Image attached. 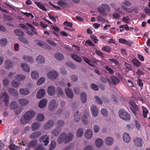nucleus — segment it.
Wrapping results in <instances>:
<instances>
[{
  "instance_id": "obj_27",
  "label": "nucleus",
  "mask_w": 150,
  "mask_h": 150,
  "mask_svg": "<svg viewBox=\"0 0 150 150\" xmlns=\"http://www.w3.org/2000/svg\"><path fill=\"white\" fill-rule=\"evenodd\" d=\"M61 128L59 127H57L52 130L51 133L53 135L57 136L60 133L61 131Z\"/></svg>"
},
{
  "instance_id": "obj_24",
  "label": "nucleus",
  "mask_w": 150,
  "mask_h": 150,
  "mask_svg": "<svg viewBox=\"0 0 150 150\" xmlns=\"http://www.w3.org/2000/svg\"><path fill=\"white\" fill-rule=\"evenodd\" d=\"M47 100L45 99H42L38 104V107L40 108H42L45 107L47 104Z\"/></svg>"
},
{
  "instance_id": "obj_51",
  "label": "nucleus",
  "mask_w": 150,
  "mask_h": 150,
  "mask_svg": "<svg viewBox=\"0 0 150 150\" xmlns=\"http://www.w3.org/2000/svg\"><path fill=\"white\" fill-rule=\"evenodd\" d=\"M142 109L143 115L144 117H147V114L148 112V110L145 107L143 106L142 107Z\"/></svg>"
},
{
  "instance_id": "obj_6",
  "label": "nucleus",
  "mask_w": 150,
  "mask_h": 150,
  "mask_svg": "<svg viewBox=\"0 0 150 150\" xmlns=\"http://www.w3.org/2000/svg\"><path fill=\"white\" fill-rule=\"evenodd\" d=\"M58 106V103L55 100L52 99L48 103V108L50 111L55 110Z\"/></svg>"
},
{
  "instance_id": "obj_38",
  "label": "nucleus",
  "mask_w": 150,
  "mask_h": 150,
  "mask_svg": "<svg viewBox=\"0 0 150 150\" xmlns=\"http://www.w3.org/2000/svg\"><path fill=\"white\" fill-rule=\"evenodd\" d=\"M15 34L17 36H23L24 35V33L22 30L19 29H16L14 30Z\"/></svg>"
},
{
  "instance_id": "obj_45",
  "label": "nucleus",
  "mask_w": 150,
  "mask_h": 150,
  "mask_svg": "<svg viewBox=\"0 0 150 150\" xmlns=\"http://www.w3.org/2000/svg\"><path fill=\"white\" fill-rule=\"evenodd\" d=\"M57 92L58 96L60 97L63 96L64 92L61 88L58 87L57 88Z\"/></svg>"
},
{
  "instance_id": "obj_61",
  "label": "nucleus",
  "mask_w": 150,
  "mask_h": 150,
  "mask_svg": "<svg viewBox=\"0 0 150 150\" xmlns=\"http://www.w3.org/2000/svg\"><path fill=\"white\" fill-rule=\"evenodd\" d=\"M119 41L121 43L127 44L128 45H129V43L125 39L120 38L119 39Z\"/></svg>"
},
{
  "instance_id": "obj_41",
  "label": "nucleus",
  "mask_w": 150,
  "mask_h": 150,
  "mask_svg": "<svg viewBox=\"0 0 150 150\" xmlns=\"http://www.w3.org/2000/svg\"><path fill=\"white\" fill-rule=\"evenodd\" d=\"M36 60L39 63H44L45 62V58L41 55L38 56L36 59Z\"/></svg>"
},
{
  "instance_id": "obj_63",
  "label": "nucleus",
  "mask_w": 150,
  "mask_h": 150,
  "mask_svg": "<svg viewBox=\"0 0 150 150\" xmlns=\"http://www.w3.org/2000/svg\"><path fill=\"white\" fill-rule=\"evenodd\" d=\"M102 50H103L107 52H109L111 51L110 48L107 46H103L102 48Z\"/></svg>"
},
{
  "instance_id": "obj_32",
  "label": "nucleus",
  "mask_w": 150,
  "mask_h": 150,
  "mask_svg": "<svg viewBox=\"0 0 150 150\" xmlns=\"http://www.w3.org/2000/svg\"><path fill=\"white\" fill-rule=\"evenodd\" d=\"M54 56L55 58L59 61L62 60L64 58L63 54L59 52H56Z\"/></svg>"
},
{
  "instance_id": "obj_20",
  "label": "nucleus",
  "mask_w": 150,
  "mask_h": 150,
  "mask_svg": "<svg viewBox=\"0 0 150 150\" xmlns=\"http://www.w3.org/2000/svg\"><path fill=\"white\" fill-rule=\"evenodd\" d=\"M40 123L38 122L33 123L31 125V129L32 131H35L38 129L40 127Z\"/></svg>"
},
{
  "instance_id": "obj_44",
  "label": "nucleus",
  "mask_w": 150,
  "mask_h": 150,
  "mask_svg": "<svg viewBox=\"0 0 150 150\" xmlns=\"http://www.w3.org/2000/svg\"><path fill=\"white\" fill-rule=\"evenodd\" d=\"M114 85L118 83L120 81L119 79L115 76H111L110 77Z\"/></svg>"
},
{
  "instance_id": "obj_2",
  "label": "nucleus",
  "mask_w": 150,
  "mask_h": 150,
  "mask_svg": "<svg viewBox=\"0 0 150 150\" xmlns=\"http://www.w3.org/2000/svg\"><path fill=\"white\" fill-rule=\"evenodd\" d=\"M73 137V135L71 133H69L67 134L64 132H62L58 136L57 142L59 144H61L65 141L67 143L70 142Z\"/></svg>"
},
{
  "instance_id": "obj_15",
  "label": "nucleus",
  "mask_w": 150,
  "mask_h": 150,
  "mask_svg": "<svg viewBox=\"0 0 150 150\" xmlns=\"http://www.w3.org/2000/svg\"><path fill=\"white\" fill-rule=\"evenodd\" d=\"M36 44L45 49H50L51 47L47 44L41 41H37L36 42Z\"/></svg>"
},
{
  "instance_id": "obj_7",
  "label": "nucleus",
  "mask_w": 150,
  "mask_h": 150,
  "mask_svg": "<svg viewBox=\"0 0 150 150\" xmlns=\"http://www.w3.org/2000/svg\"><path fill=\"white\" fill-rule=\"evenodd\" d=\"M90 110L91 114L93 117L97 116L99 113V111L96 106L94 105H91L90 108Z\"/></svg>"
},
{
  "instance_id": "obj_52",
  "label": "nucleus",
  "mask_w": 150,
  "mask_h": 150,
  "mask_svg": "<svg viewBox=\"0 0 150 150\" xmlns=\"http://www.w3.org/2000/svg\"><path fill=\"white\" fill-rule=\"evenodd\" d=\"M37 141L33 140L31 141L29 144L28 146L30 148H32L35 146L37 144Z\"/></svg>"
},
{
  "instance_id": "obj_47",
  "label": "nucleus",
  "mask_w": 150,
  "mask_h": 150,
  "mask_svg": "<svg viewBox=\"0 0 150 150\" xmlns=\"http://www.w3.org/2000/svg\"><path fill=\"white\" fill-rule=\"evenodd\" d=\"M35 4L40 9L42 10L43 11L46 10V9L43 5L42 4H41L40 3L35 2Z\"/></svg>"
},
{
  "instance_id": "obj_9",
  "label": "nucleus",
  "mask_w": 150,
  "mask_h": 150,
  "mask_svg": "<svg viewBox=\"0 0 150 150\" xmlns=\"http://www.w3.org/2000/svg\"><path fill=\"white\" fill-rule=\"evenodd\" d=\"M93 135V132L90 129H86L84 133V136L86 138L88 139H91Z\"/></svg>"
},
{
  "instance_id": "obj_34",
  "label": "nucleus",
  "mask_w": 150,
  "mask_h": 150,
  "mask_svg": "<svg viewBox=\"0 0 150 150\" xmlns=\"http://www.w3.org/2000/svg\"><path fill=\"white\" fill-rule=\"evenodd\" d=\"M80 98L81 102L82 103H84L86 102L87 97L86 93L84 92H82L81 94Z\"/></svg>"
},
{
  "instance_id": "obj_58",
  "label": "nucleus",
  "mask_w": 150,
  "mask_h": 150,
  "mask_svg": "<svg viewBox=\"0 0 150 150\" xmlns=\"http://www.w3.org/2000/svg\"><path fill=\"white\" fill-rule=\"evenodd\" d=\"M124 65L125 66L126 71H128L132 69V67L130 64L125 62L124 63Z\"/></svg>"
},
{
  "instance_id": "obj_30",
  "label": "nucleus",
  "mask_w": 150,
  "mask_h": 150,
  "mask_svg": "<svg viewBox=\"0 0 150 150\" xmlns=\"http://www.w3.org/2000/svg\"><path fill=\"white\" fill-rule=\"evenodd\" d=\"M84 130L83 128H78L76 132V135L78 138H81L83 135Z\"/></svg>"
},
{
  "instance_id": "obj_19",
  "label": "nucleus",
  "mask_w": 150,
  "mask_h": 150,
  "mask_svg": "<svg viewBox=\"0 0 150 150\" xmlns=\"http://www.w3.org/2000/svg\"><path fill=\"white\" fill-rule=\"evenodd\" d=\"M123 141L126 143H128L130 141L131 137L129 134L127 133H124L122 136Z\"/></svg>"
},
{
  "instance_id": "obj_11",
  "label": "nucleus",
  "mask_w": 150,
  "mask_h": 150,
  "mask_svg": "<svg viewBox=\"0 0 150 150\" xmlns=\"http://www.w3.org/2000/svg\"><path fill=\"white\" fill-rule=\"evenodd\" d=\"M134 142L135 145L137 147H141L143 144V141L142 139L138 137H136L134 138Z\"/></svg>"
},
{
  "instance_id": "obj_17",
  "label": "nucleus",
  "mask_w": 150,
  "mask_h": 150,
  "mask_svg": "<svg viewBox=\"0 0 150 150\" xmlns=\"http://www.w3.org/2000/svg\"><path fill=\"white\" fill-rule=\"evenodd\" d=\"M54 124V122L53 121L49 120L45 124L44 128L45 129H49L53 126Z\"/></svg>"
},
{
  "instance_id": "obj_59",
  "label": "nucleus",
  "mask_w": 150,
  "mask_h": 150,
  "mask_svg": "<svg viewBox=\"0 0 150 150\" xmlns=\"http://www.w3.org/2000/svg\"><path fill=\"white\" fill-rule=\"evenodd\" d=\"M100 80L102 82L104 83H106L107 81L109 82L110 81V80L107 77H101Z\"/></svg>"
},
{
  "instance_id": "obj_5",
  "label": "nucleus",
  "mask_w": 150,
  "mask_h": 150,
  "mask_svg": "<svg viewBox=\"0 0 150 150\" xmlns=\"http://www.w3.org/2000/svg\"><path fill=\"white\" fill-rule=\"evenodd\" d=\"M59 75L58 72L55 70H52L48 71L47 74V77L49 79L54 80L57 79Z\"/></svg>"
},
{
  "instance_id": "obj_18",
  "label": "nucleus",
  "mask_w": 150,
  "mask_h": 150,
  "mask_svg": "<svg viewBox=\"0 0 150 150\" xmlns=\"http://www.w3.org/2000/svg\"><path fill=\"white\" fill-rule=\"evenodd\" d=\"M18 103L21 106H24L29 103V100L26 98H21L19 100Z\"/></svg>"
},
{
  "instance_id": "obj_43",
  "label": "nucleus",
  "mask_w": 150,
  "mask_h": 150,
  "mask_svg": "<svg viewBox=\"0 0 150 150\" xmlns=\"http://www.w3.org/2000/svg\"><path fill=\"white\" fill-rule=\"evenodd\" d=\"M131 62L135 66L137 67H139L141 65L140 62L137 59H132Z\"/></svg>"
},
{
  "instance_id": "obj_13",
  "label": "nucleus",
  "mask_w": 150,
  "mask_h": 150,
  "mask_svg": "<svg viewBox=\"0 0 150 150\" xmlns=\"http://www.w3.org/2000/svg\"><path fill=\"white\" fill-rule=\"evenodd\" d=\"M45 93V91L44 89H40L37 92L36 97L38 99H41L44 96Z\"/></svg>"
},
{
  "instance_id": "obj_54",
  "label": "nucleus",
  "mask_w": 150,
  "mask_h": 150,
  "mask_svg": "<svg viewBox=\"0 0 150 150\" xmlns=\"http://www.w3.org/2000/svg\"><path fill=\"white\" fill-rule=\"evenodd\" d=\"M83 59L84 61L89 65L92 67L94 66L93 64L89 59L85 57H83Z\"/></svg>"
},
{
  "instance_id": "obj_40",
  "label": "nucleus",
  "mask_w": 150,
  "mask_h": 150,
  "mask_svg": "<svg viewBox=\"0 0 150 150\" xmlns=\"http://www.w3.org/2000/svg\"><path fill=\"white\" fill-rule=\"evenodd\" d=\"M45 77L42 76L37 81V85L38 86L41 85L45 81Z\"/></svg>"
},
{
  "instance_id": "obj_46",
  "label": "nucleus",
  "mask_w": 150,
  "mask_h": 150,
  "mask_svg": "<svg viewBox=\"0 0 150 150\" xmlns=\"http://www.w3.org/2000/svg\"><path fill=\"white\" fill-rule=\"evenodd\" d=\"M80 116L78 112H76L74 116V120L76 122H78L80 120Z\"/></svg>"
},
{
  "instance_id": "obj_16",
  "label": "nucleus",
  "mask_w": 150,
  "mask_h": 150,
  "mask_svg": "<svg viewBox=\"0 0 150 150\" xmlns=\"http://www.w3.org/2000/svg\"><path fill=\"white\" fill-rule=\"evenodd\" d=\"M39 74L37 71L33 70L31 71L30 77L33 80H36L39 77Z\"/></svg>"
},
{
  "instance_id": "obj_28",
  "label": "nucleus",
  "mask_w": 150,
  "mask_h": 150,
  "mask_svg": "<svg viewBox=\"0 0 150 150\" xmlns=\"http://www.w3.org/2000/svg\"><path fill=\"white\" fill-rule=\"evenodd\" d=\"M45 119L44 115L42 113H38L37 114L36 119L38 122H42Z\"/></svg>"
},
{
  "instance_id": "obj_39",
  "label": "nucleus",
  "mask_w": 150,
  "mask_h": 150,
  "mask_svg": "<svg viewBox=\"0 0 150 150\" xmlns=\"http://www.w3.org/2000/svg\"><path fill=\"white\" fill-rule=\"evenodd\" d=\"M13 65V63L11 61L7 60L6 61L5 67L6 69L11 68Z\"/></svg>"
},
{
  "instance_id": "obj_49",
  "label": "nucleus",
  "mask_w": 150,
  "mask_h": 150,
  "mask_svg": "<svg viewBox=\"0 0 150 150\" xmlns=\"http://www.w3.org/2000/svg\"><path fill=\"white\" fill-rule=\"evenodd\" d=\"M5 99L4 100V101L6 105H8V97L7 94L6 93H3L2 95V97Z\"/></svg>"
},
{
  "instance_id": "obj_33",
  "label": "nucleus",
  "mask_w": 150,
  "mask_h": 150,
  "mask_svg": "<svg viewBox=\"0 0 150 150\" xmlns=\"http://www.w3.org/2000/svg\"><path fill=\"white\" fill-rule=\"evenodd\" d=\"M9 94L12 96H17L18 95V91L12 88H10L8 90Z\"/></svg>"
},
{
  "instance_id": "obj_50",
  "label": "nucleus",
  "mask_w": 150,
  "mask_h": 150,
  "mask_svg": "<svg viewBox=\"0 0 150 150\" xmlns=\"http://www.w3.org/2000/svg\"><path fill=\"white\" fill-rule=\"evenodd\" d=\"M95 101L97 104L99 105H102L103 104V101L98 96H94Z\"/></svg>"
},
{
  "instance_id": "obj_31",
  "label": "nucleus",
  "mask_w": 150,
  "mask_h": 150,
  "mask_svg": "<svg viewBox=\"0 0 150 150\" xmlns=\"http://www.w3.org/2000/svg\"><path fill=\"white\" fill-rule=\"evenodd\" d=\"M23 59L25 61H28L30 63H32L34 62L33 58L30 56L24 55L23 57Z\"/></svg>"
},
{
  "instance_id": "obj_26",
  "label": "nucleus",
  "mask_w": 150,
  "mask_h": 150,
  "mask_svg": "<svg viewBox=\"0 0 150 150\" xmlns=\"http://www.w3.org/2000/svg\"><path fill=\"white\" fill-rule=\"evenodd\" d=\"M82 121L83 124L87 125L90 122V119L88 115H84L82 118Z\"/></svg>"
},
{
  "instance_id": "obj_10",
  "label": "nucleus",
  "mask_w": 150,
  "mask_h": 150,
  "mask_svg": "<svg viewBox=\"0 0 150 150\" xmlns=\"http://www.w3.org/2000/svg\"><path fill=\"white\" fill-rule=\"evenodd\" d=\"M49 137L48 135H45L41 136L40 139V141L45 143V146H47L49 143Z\"/></svg>"
},
{
  "instance_id": "obj_21",
  "label": "nucleus",
  "mask_w": 150,
  "mask_h": 150,
  "mask_svg": "<svg viewBox=\"0 0 150 150\" xmlns=\"http://www.w3.org/2000/svg\"><path fill=\"white\" fill-rule=\"evenodd\" d=\"M21 68L24 71L28 73L30 71V69L29 66L25 63H23L21 64Z\"/></svg>"
},
{
  "instance_id": "obj_42",
  "label": "nucleus",
  "mask_w": 150,
  "mask_h": 150,
  "mask_svg": "<svg viewBox=\"0 0 150 150\" xmlns=\"http://www.w3.org/2000/svg\"><path fill=\"white\" fill-rule=\"evenodd\" d=\"M7 40L5 38L1 39L0 40V44L2 47L6 46L8 44Z\"/></svg>"
},
{
  "instance_id": "obj_3",
  "label": "nucleus",
  "mask_w": 150,
  "mask_h": 150,
  "mask_svg": "<svg viewBox=\"0 0 150 150\" xmlns=\"http://www.w3.org/2000/svg\"><path fill=\"white\" fill-rule=\"evenodd\" d=\"M98 11L99 13H101L103 15L106 16L107 12H110L111 9L110 6L105 4H102L98 8Z\"/></svg>"
},
{
  "instance_id": "obj_35",
  "label": "nucleus",
  "mask_w": 150,
  "mask_h": 150,
  "mask_svg": "<svg viewBox=\"0 0 150 150\" xmlns=\"http://www.w3.org/2000/svg\"><path fill=\"white\" fill-rule=\"evenodd\" d=\"M71 57L74 60L78 62H81L82 61L81 58L76 54H72L71 55Z\"/></svg>"
},
{
  "instance_id": "obj_55",
  "label": "nucleus",
  "mask_w": 150,
  "mask_h": 150,
  "mask_svg": "<svg viewBox=\"0 0 150 150\" xmlns=\"http://www.w3.org/2000/svg\"><path fill=\"white\" fill-rule=\"evenodd\" d=\"M101 113L105 117L108 115V113L107 110L105 108H103L101 109Z\"/></svg>"
},
{
  "instance_id": "obj_29",
  "label": "nucleus",
  "mask_w": 150,
  "mask_h": 150,
  "mask_svg": "<svg viewBox=\"0 0 150 150\" xmlns=\"http://www.w3.org/2000/svg\"><path fill=\"white\" fill-rule=\"evenodd\" d=\"M41 134V132L40 131H35L32 133L30 136L31 139H34L38 137Z\"/></svg>"
},
{
  "instance_id": "obj_57",
  "label": "nucleus",
  "mask_w": 150,
  "mask_h": 150,
  "mask_svg": "<svg viewBox=\"0 0 150 150\" xmlns=\"http://www.w3.org/2000/svg\"><path fill=\"white\" fill-rule=\"evenodd\" d=\"M11 85L15 88L18 87L20 84V83L13 80L11 82Z\"/></svg>"
},
{
  "instance_id": "obj_37",
  "label": "nucleus",
  "mask_w": 150,
  "mask_h": 150,
  "mask_svg": "<svg viewBox=\"0 0 150 150\" xmlns=\"http://www.w3.org/2000/svg\"><path fill=\"white\" fill-rule=\"evenodd\" d=\"M16 79L19 81H22L26 78L25 76L22 74H18L16 75L15 77Z\"/></svg>"
},
{
  "instance_id": "obj_25",
  "label": "nucleus",
  "mask_w": 150,
  "mask_h": 150,
  "mask_svg": "<svg viewBox=\"0 0 150 150\" xmlns=\"http://www.w3.org/2000/svg\"><path fill=\"white\" fill-rule=\"evenodd\" d=\"M103 140L100 138H98L95 141V145L97 147H101L103 144Z\"/></svg>"
},
{
  "instance_id": "obj_62",
  "label": "nucleus",
  "mask_w": 150,
  "mask_h": 150,
  "mask_svg": "<svg viewBox=\"0 0 150 150\" xmlns=\"http://www.w3.org/2000/svg\"><path fill=\"white\" fill-rule=\"evenodd\" d=\"M17 106V103L15 102H12L10 105V108L11 109H13L16 108Z\"/></svg>"
},
{
  "instance_id": "obj_22",
  "label": "nucleus",
  "mask_w": 150,
  "mask_h": 150,
  "mask_svg": "<svg viewBox=\"0 0 150 150\" xmlns=\"http://www.w3.org/2000/svg\"><path fill=\"white\" fill-rule=\"evenodd\" d=\"M65 92L67 96L69 98H71L73 97V93L72 90L69 88H66L65 90Z\"/></svg>"
},
{
  "instance_id": "obj_48",
  "label": "nucleus",
  "mask_w": 150,
  "mask_h": 150,
  "mask_svg": "<svg viewBox=\"0 0 150 150\" xmlns=\"http://www.w3.org/2000/svg\"><path fill=\"white\" fill-rule=\"evenodd\" d=\"M93 131L95 133H98L100 130V126L98 125H94L93 126Z\"/></svg>"
},
{
  "instance_id": "obj_12",
  "label": "nucleus",
  "mask_w": 150,
  "mask_h": 150,
  "mask_svg": "<svg viewBox=\"0 0 150 150\" xmlns=\"http://www.w3.org/2000/svg\"><path fill=\"white\" fill-rule=\"evenodd\" d=\"M105 144L108 146H111L114 142V140L113 138L111 137H106L104 139Z\"/></svg>"
},
{
  "instance_id": "obj_60",
  "label": "nucleus",
  "mask_w": 150,
  "mask_h": 150,
  "mask_svg": "<svg viewBox=\"0 0 150 150\" xmlns=\"http://www.w3.org/2000/svg\"><path fill=\"white\" fill-rule=\"evenodd\" d=\"M9 147L12 150H19L20 149L19 147L14 144H11L9 146Z\"/></svg>"
},
{
  "instance_id": "obj_8",
  "label": "nucleus",
  "mask_w": 150,
  "mask_h": 150,
  "mask_svg": "<svg viewBox=\"0 0 150 150\" xmlns=\"http://www.w3.org/2000/svg\"><path fill=\"white\" fill-rule=\"evenodd\" d=\"M129 104L131 105L130 109L134 115L137 114L136 111H138L139 109L138 107L133 101L131 100L129 102Z\"/></svg>"
},
{
  "instance_id": "obj_14",
  "label": "nucleus",
  "mask_w": 150,
  "mask_h": 150,
  "mask_svg": "<svg viewBox=\"0 0 150 150\" xmlns=\"http://www.w3.org/2000/svg\"><path fill=\"white\" fill-rule=\"evenodd\" d=\"M47 91L48 94L50 96H54L56 92L55 88L53 86H49L47 89Z\"/></svg>"
},
{
  "instance_id": "obj_36",
  "label": "nucleus",
  "mask_w": 150,
  "mask_h": 150,
  "mask_svg": "<svg viewBox=\"0 0 150 150\" xmlns=\"http://www.w3.org/2000/svg\"><path fill=\"white\" fill-rule=\"evenodd\" d=\"M25 25L29 27L31 29L32 32L35 35H38V34L37 31L35 28L33 26L32 24L29 23H26Z\"/></svg>"
},
{
  "instance_id": "obj_1",
  "label": "nucleus",
  "mask_w": 150,
  "mask_h": 150,
  "mask_svg": "<svg viewBox=\"0 0 150 150\" xmlns=\"http://www.w3.org/2000/svg\"><path fill=\"white\" fill-rule=\"evenodd\" d=\"M35 112L32 110L27 111L21 117L20 122L22 124H25L29 122L35 115Z\"/></svg>"
},
{
  "instance_id": "obj_64",
  "label": "nucleus",
  "mask_w": 150,
  "mask_h": 150,
  "mask_svg": "<svg viewBox=\"0 0 150 150\" xmlns=\"http://www.w3.org/2000/svg\"><path fill=\"white\" fill-rule=\"evenodd\" d=\"M71 80L74 82H76L78 79V77L75 75H72L71 76Z\"/></svg>"
},
{
  "instance_id": "obj_23",
  "label": "nucleus",
  "mask_w": 150,
  "mask_h": 150,
  "mask_svg": "<svg viewBox=\"0 0 150 150\" xmlns=\"http://www.w3.org/2000/svg\"><path fill=\"white\" fill-rule=\"evenodd\" d=\"M19 91L21 94L24 96L28 95L30 92V90L27 88H21L20 89Z\"/></svg>"
},
{
  "instance_id": "obj_4",
  "label": "nucleus",
  "mask_w": 150,
  "mask_h": 150,
  "mask_svg": "<svg viewBox=\"0 0 150 150\" xmlns=\"http://www.w3.org/2000/svg\"><path fill=\"white\" fill-rule=\"evenodd\" d=\"M118 115L119 117L123 120L129 121L131 119L130 114L124 110H120L118 111Z\"/></svg>"
},
{
  "instance_id": "obj_53",
  "label": "nucleus",
  "mask_w": 150,
  "mask_h": 150,
  "mask_svg": "<svg viewBox=\"0 0 150 150\" xmlns=\"http://www.w3.org/2000/svg\"><path fill=\"white\" fill-rule=\"evenodd\" d=\"M56 144L55 142L52 141L50 145V150H53L56 146Z\"/></svg>"
},
{
  "instance_id": "obj_56",
  "label": "nucleus",
  "mask_w": 150,
  "mask_h": 150,
  "mask_svg": "<svg viewBox=\"0 0 150 150\" xmlns=\"http://www.w3.org/2000/svg\"><path fill=\"white\" fill-rule=\"evenodd\" d=\"M66 64L68 67L72 69H75L76 68V65L72 63L68 62H67Z\"/></svg>"
}]
</instances>
